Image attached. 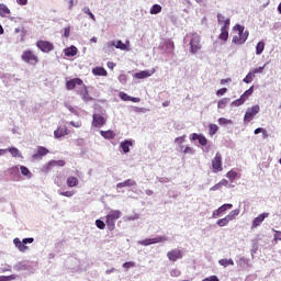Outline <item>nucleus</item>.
<instances>
[{
    "mask_svg": "<svg viewBox=\"0 0 281 281\" xmlns=\"http://www.w3.org/2000/svg\"><path fill=\"white\" fill-rule=\"evenodd\" d=\"M238 214H240V209H235L231 211L229 214L226 215V217H228L231 222L236 221V216H238Z\"/></svg>",
    "mask_w": 281,
    "mask_h": 281,
    "instance_id": "nucleus-34",
    "label": "nucleus"
},
{
    "mask_svg": "<svg viewBox=\"0 0 281 281\" xmlns=\"http://www.w3.org/2000/svg\"><path fill=\"white\" fill-rule=\"evenodd\" d=\"M254 78H256V75H254L252 71L248 72L247 76L244 78L243 82L246 85H251L254 82Z\"/></svg>",
    "mask_w": 281,
    "mask_h": 281,
    "instance_id": "nucleus-36",
    "label": "nucleus"
},
{
    "mask_svg": "<svg viewBox=\"0 0 281 281\" xmlns=\"http://www.w3.org/2000/svg\"><path fill=\"white\" fill-rule=\"evenodd\" d=\"M85 86V83L82 82V79L80 78H75V79H70L66 82V89L67 91H74V89H82V87Z\"/></svg>",
    "mask_w": 281,
    "mask_h": 281,
    "instance_id": "nucleus-9",
    "label": "nucleus"
},
{
    "mask_svg": "<svg viewBox=\"0 0 281 281\" xmlns=\"http://www.w3.org/2000/svg\"><path fill=\"white\" fill-rule=\"evenodd\" d=\"M202 281H221V280L216 276H211V277L203 279Z\"/></svg>",
    "mask_w": 281,
    "mask_h": 281,
    "instance_id": "nucleus-59",
    "label": "nucleus"
},
{
    "mask_svg": "<svg viewBox=\"0 0 281 281\" xmlns=\"http://www.w3.org/2000/svg\"><path fill=\"white\" fill-rule=\"evenodd\" d=\"M13 34H20V38L19 42L23 43V41H25V27L24 26H18L14 29Z\"/></svg>",
    "mask_w": 281,
    "mask_h": 281,
    "instance_id": "nucleus-26",
    "label": "nucleus"
},
{
    "mask_svg": "<svg viewBox=\"0 0 281 281\" xmlns=\"http://www.w3.org/2000/svg\"><path fill=\"white\" fill-rule=\"evenodd\" d=\"M231 220L227 217V215L224 218H221L216 222V225H218V227H227V225H229Z\"/></svg>",
    "mask_w": 281,
    "mask_h": 281,
    "instance_id": "nucleus-35",
    "label": "nucleus"
},
{
    "mask_svg": "<svg viewBox=\"0 0 281 281\" xmlns=\"http://www.w3.org/2000/svg\"><path fill=\"white\" fill-rule=\"evenodd\" d=\"M36 47L41 49V52H44V54H48V52H54V44L47 41H38L36 43Z\"/></svg>",
    "mask_w": 281,
    "mask_h": 281,
    "instance_id": "nucleus-12",
    "label": "nucleus"
},
{
    "mask_svg": "<svg viewBox=\"0 0 281 281\" xmlns=\"http://www.w3.org/2000/svg\"><path fill=\"white\" fill-rule=\"evenodd\" d=\"M200 136H201V134L193 133V134L190 135V140L191 142H196V139H199Z\"/></svg>",
    "mask_w": 281,
    "mask_h": 281,
    "instance_id": "nucleus-62",
    "label": "nucleus"
},
{
    "mask_svg": "<svg viewBox=\"0 0 281 281\" xmlns=\"http://www.w3.org/2000/svg\"><path fill=\"white\" fill-rule=\"evenodd\" d=\"M133 186H136V182L135 180L133 179H127L123 182H120L116 184V188L120 189V188H133Z\"/></svg>",
    "mask_w": 281,
    "mask_h": 281,
    "instance_id": "nucleus-27",
    "label": "nucleus"
},
{
    "mask_svg": "<svg viewBox=\"0 0 281 281\" xmlns=\"http://www.w3.org/2000/svg\"><path fill=\"white\" fill-rule=\"evenodd\" d=\"M260 113V105H252L246 110L244 122H251Z\"/></svg>",
    "mask_w": 281,
    "mask_h": 281,
    "instance_id": "nucleus-7",
    "label": "nucleus"
},
{
    "mask_svg": "<svg viewBox=\"0 0 281 281\" xmlns=\"http://www.w3.org/2000/svg\"><path fill=\"white\" fill-rule=\"evenodd\" d=\"M190 46H191V54H198L199 50L201 49V35L193 33L191 41H190Z\"/></svg>",
    "mask_w": 281,
    "mask_h": 281,
    "instance_id": "nucleus-5",
    "label": "nucleus"
},
{
    "mask_svg": "<svg viewBox=\"0 0 281 281\" xmlns=\"http://www.w3.org/2000/svg\"><path fill=\"white\" fill-rule=\"evenodd\" d=\"M7 153H10L12 155V157H23V156H21V151L16 147L8 148Z\"/></svg>",
    "mask_w": 281,
    "mask_h": 281,
    "instance_id": "nucleus-37",
    "label": "nucleus"
},
{
    "mask_svg": "<svg viewBox=\"0 0 281 281\" xmlns=\"http://www.w3.org/2000/svg\"><path fill=\"white\" fill-rule=\"evenodd\" d=\"M220 126H227L229 124H234V122L232 120L225 119V117H220L217 120Z\"/></svg>",
    "mask_w": 281,
    "mask_h": 281,
    "instance_id": "nucleus-40",
    "label": "nucleus"
},
{
    "mask_svg": "<svg viewBox=\"0 0 281 281\" xmlns=\"http://www.w3.org/2000/svg\"><path fill=\"white\" fill-rule=\"evenodd\" d=\"M133 267H135V261H127L123 263V269H133Z\"/></svg>",
    "mask_w": 281,
    "mask_h": 281,
    "instance_id": "nucleus-54",
    "label": "nucleus"
},
{
    "mask_svg": "<svg viewBox=\"0 0 281 281\" xmlns=\"http://www.w3.org/2000/svg\"><path fill=\"white\" fill-rule=\"evenodd\" d=\"M227 179H229V181H234V179H236L238 177V172L231 170L226 173Z\"/></svg>",
    "mask_w": 281,
    "mask_h": 281,
    "instance_id": "nucleus-46",
    "label": "nucleus"
},
{
    "mask_svg": "<svg viewBox=\"0 0 281 281\" xmlns=\"http://www.w3.org/2000/svg\"><path fill=\"white\" fill-rule=\"evenodd\" d=\"M32 243H34L33 237L23 238L22 240L19 237H15L13 239V245L15 249H18V251H20L21 254H25L26 251H30V247L27 245H32Z\"/></svg>",
    "mask_w": 281,
    "mask_h": 281,
    "instance_id": "nucleus-1",
    "label": "nucleus"
},
{
    "mask_svg": "<svg viewBox=\"0 0 281 281\" xmlns=\"http://www.w3.org/2000/svg\"><path fill=\"white\" fill-rule=\"evenodd\" d=\"M119 98H120L121 100H123V102H135V103H137V102L140 101L139 98L131 97V95H128V94L125 93V92H120V93H119Z\"/></svg>",
    "mask_w": 281,
    "mask_h": 281,
    "instance_id": "nucleus-22",
    "label": "nucleus"
},
{
    "mask_svg": "<svg viewBox=\"0 0 281 281\" xmlns=\"http://www.w3.org/2000/svg\"><path fill=\"white\" fill-rule=\"evenodd\" d=\"M58 166L59 168L65 167V160H50L48 164L43 166L44 172H49L52 168H56Z\"/></svg>",
    "mask_w": 281,
    "mask_h": 281,
    "instance_id": "nucleus-13",
    "label": "nucleus"
},
{
    "mask_svg": "<svg viewBox=\"0 0 281 281\" xmlns=\"http://www.w3.org/2000/svg\"><path fill=\"white\" fill-rule=\"evenodd\" d=\"M167 258L169 262H177V260H181L183 258V251L175 248L167 252Z\"/></svg>",
    "mask_w": 281,
    "mask_h": 281,
    "instance_id": "nucleus-10",
    "label": "nucleus"
},
{
    "mask_svg": "<svg viewBox=\"0 0 281 281\" xmlns=\"http://www.w3.org/2000/svg\"><path fill=\"white\" fill-rule=\"evenodd\" d=\"M195 150L194 148L190 147V146H187L184 149H183V154L184 155H194Z\"/></svg>",
    "mask_w": 281,
    "mask_h": 281,
    "instance_id": "nucleus-55",
    "label": "nucleus"
},
{
    "mask_svg": "<svg viewBox=\"0 0 281 281\" xmlns=\"http://www.w3.org/2000/svg\"><path fill=\"white\" fill-rule=\"evenodd\" d=\"M257 251H258V241L252 240L251 254H256Z\"/></svg>",
    "mask_w": 281,
    "mask_h": 281,
    "instance_id": "nucleus-60",
    "label": "nucleus"
},
{
    "mask_svg": "<svg viewBox=\"0 0 281 281\" xmlns=\"http://www.w3.org/2000/svg\"><path fill=\"white\" fill-rule=\"evenodd\" d=\"M265 218H269V213H261L257 217L252 220L251 229H256V227H260L262 223H265Z\"/></svg>",
    "mask_w": 281,
    "mask_h": 281,
    "instance_id": "nucleus-14",
    "label": "nucleus"
},
{
    "mask_svg": "<svg viewBox=\"0 0 281 281\" xmlns=\"http://www.w3.org/2000/svg\"><path fill=\"white\" fill-rule=\"evenodd\" d=\"M12 12L10 11V8H8V5L1 3L0 4V16H2L3 19H10Z\"/></svg>",
    "mask_w": 281,
    "mask_h": 281,
    "instance_id": "nucleus-24",
    "label": "nucleus"
},
{
    "mask_svg": "<svg viewBox=\"0 0 281 281\" xmlns=\"http://www.w3.org/2000/svg\"><path fill=\"white\" fill-rule=\"evenodd\" d=\"M170 276H171V278H179V277H181V270H179V269H172V270L170 271Z\"/></svg>",
    "mask_w": 281,
    "mask_h": 281,
    "instance_id": "nucleus-52",
    "label": "nucleus"
},
{
    "mask_svg": "<svg viewBox=\"0 0 281 281\" xmlns=\"http://www.w3.org/2000/svg\"><path fill=\"white\" fill-rule=\"evenodd\" d=\"M101 137L104 139H115V132L109 130V131H100Z\"/></svg>",
    "mask_w": 281,
    "mask_h": 281,
    "instance_id": "nucleus-28",
    "label": "nucleus"
},
{
    "mask_svg": "<svg viewBox=\"0 0 281 281\" xmlns=\"http://www.w3.org/2000/svg\"><path fill=\"white\" fill-rule=\"evenodd\" d=\"M272 232L274 233L273 240H281V232L276 231V228H272Z\"/></svg>",
    "mask_w": 281,
    "mask_h": 281,
    "instance_id": "nucleus-56",
    "label": "nucleus"
},
{
    "mask_svg": "<svg viewBox=\"0 0 281 281\" xmlns=\"http://www.w3.org/2000/svg\"><path fill=\"white\" fill-rule=\"evenodd\" d=\"M95 226L98 227V229H104V227H106V224L102 220H97Z\"/></svg>",
    "mask_w": 281,
    "mask_h": 281,
    "instance_id": "nucleus-51",
    "label": "nucleus"
},
{
    "mask_svg": "<svg viewBox=\"0 0 281 281\" xmlns=\"http://www.w3.org/2000/svg\"><path fill=\"white\" fill-rule=\"evenodd\" d=\"M65 135H69V130H67V127H58L54 132L55 139H60V137H65Z\"/></svg>",
    "mask_w": 281,
    "mask_h": 281,
    "instance_id": "nucleus-23",
    "label": "nucleus"
},
{
    "mask_svg": "<svg viewBox=\"0 0 281 281\" xmlns=\"http://www.w3.org/2000/svg\"><path fill=\"white\" fill-rule=\"evenodd\" d=\"M45 155H49V149L45 147H38L37 153L33 155V159H41V157H45Z\"/></svg>",
    "mask_w": 281,
    "mask_h": 281,
    "instance_id": "nucleus-25",
    "label": "nucleus"
},
{
    "mask_svg": "<svg viewBox=\"0 0 281 281\" xmlns=\"http://www.w3.org/2000/svg\"><path fill=\"white\" fill-rule=\"evenodd\" d=\"M14 271H25L27 269V266L23 262H18L13 266Z\"/></svg>",
    "mask_w": 281,
    "mask_h": 281,
    "instance_id": "nucleus-41",
    "label": "nucleus"
},
{
    "mask_svg": "<svg viewBox=\"0 0 281 281\" xmlns=\"http://www.w3.org/2000/svg\"><path fill=\"white\" fill-rule=\"evenodd\" d=\"M162 8L160 4H154L149 10V14H159Z\"/></svg>",
    "mask_w": 281,
    "mask_h": 281,
    "instance_id": "nucleus-38",
    "label": "nucleus"
},
{
    "mask_svg": "<svg viewBox=\"0 0 281 281\" xmlns=\"http://www.w3.org/2000/svg\"><path fill=\"white\" fill-rule=\"evenodd\" d=\"M254 93V86H251L248 90H246L239 99L232 102V106H241V104H245L247 102L249 95Z\"/></svg>",
    "mask_w": 281,
    "mask_h": 281,
    "instance_id": "nucleus-6",
    "label": "nucleus"
},
{
    "mask_svg": "<svg viewBox=\"0 0 281 281\" xmlns=\"http://www.w3.org/2000/svg\"><path fill=\"white\" fill-rule=\"evenodd\" d=\"M221 188H223V187L221 186V182H218V183L214 184L210 190H211V192H216V190H221Z\"/></svg>",
    "mask_w": 281,
    "mask_h": 281,
    "instance_id": "nucleus-61",
    "label": "nucleus"
},
{
    "mask_svg": "<svg viewBox=\"0 0 281 281\" xmlns=\"http://www.w3.org/2000/svg\"><path fill=\"white\" fill-rule=\"evenodd\" d=\"M21 175L25 177L26 179H32V173L30 172V169L25 166H20Z\"/></svg>",
    "mask_w": 281,
    "mask_h": 281,
    "instance_id": "nucleus-33",
    "label": "nucleus"
},
{
    "mask_svg": "<svg viewBox=\"0 0 281 281\" xmlns=\"http://www.w3.org/2000/svg\"><path fill=\"white\" fill-rule=\"evenodd\" d=\"M186 142V136H180L175 139V144H177L180 150H183V143Z\"/></svg>",
    "mask_w": 281,
    "mask_h": 281,
    "instance_id": "nucleus-43",
    "label": "nucleus"
},
{
    "mask_svg": "<svg viewBox=\"0 0 281 281\" xmlns=\"http://www.w3.org/2000/svg\"><path fill=\"white\" fill-rule=\"evenodd\" d=\"M131 146H133V139H125L120 143V148L124 153V155L131 153Z\"/></svg>",
    "mask_w": 281,
    "mask_h": 281,
    "instance_id": "nucleus-21",
    "label": "nucleus"
},
{
    "mask_svg": "<svg viewBox=\"0 0 281 281\" xmlns=\"http://www.w3.org/2000/svg\"><path fill=\"white\" fill-rule=\"evenodd\" d=\"M157 70L155 68H151L149 70H142L139 72L134 74V78L137 80H144V78H150Z\"/></svg>",
    "mask_w": 281,
    "mask_h": 281,
    "instance_id": "nucleus-17",
    "label": "nucleus"
},
{
    "mask_svg": "<svg viewBox=\"0 0 281 281\" xmlns=\"http://www.w3.org/2000/svg\"><path fill=\"white\" fill-rule=\"evenodd\" d=\"M247 38H249V32L240 31L238 35L233 37V43H235V45H245Z\"/></svg>",
    "mask_w": 281,
    "mask_h": 281,
    "instance_id": "nucleus-11",
    "label": "nucleus"
},
{
    "mask_svg": "<svg viewBox=\"0 0 281 281\" xmlns=\"http://www.w3.org/2000/svg\"><path fill=\"white\" fill-rule=\"evenodd\" d=\"M265 67H267V64L260 66L259 68L252 69L251 72L254 74V76H256V74H262V71H265Z\"/></svg>",
    "mask_w": 281,
    "mask_h": 281,
    "instance_id": "nucleus-53",
    "label": "nucleus"
},
{
    "mask_svg": "<svg viewBox=\"0 0 281 281\" xmlns=\"http://www.w3.org/2000/svg\"><path fill=\"white\" fill-rule=\"evenodd\" d=\"M121 217H122V212L120 210H112L105 216V224L108 226V229H110V232H113V229H115V221H117V218H121Z\"/></svg>",
    "mask_w": 281,
    "mask_h": 281,
    "instance_id": "nucleus-2",
    "label": "nucleus"
},
{
    "mask_svg": "<svg viewBox=\"0 0 281 281\" xmlns=\"http://www.w3.org/2000/svg\"><path fill=\"white\" fill-rule=\"evenodd\" d=\"M104 124H106V120L104 119V116L100 114H93L92 126H94V128H101V126H104Z\"/></svg>",
    "mask_w": 281,
    "mask_h": 281,
    "instance_id": "nucleus-16",
    "label": "nucleus"
},
{
    "mask_svg": "<svg viewBox=\"0 0 281 281\" xmlns=\"http://www.w3.org/2000/svg\"><path fill=\"white\" fill-rule=\"evenodd\" d=\"M217 131H218V125H216V124L209 125V135H211V137L216 135Z\"/></svg>",
    "mask_w": 281,
    "mask_h": 281,
    "instance_id": "nucleus-42",
    "label": "nucleus"
},
{
    "mask_svg": "<svg viewBox=\"0 0 281 281\" xmlns=\"http://www.w3.org/2000/svg\"><path fill=\"white\" fill-rule=\"evenodd\" d=\"M82 12L85 14H88L92 21H95V15L91 12V10L88 7L83 8Z\"/></svg>",
    "mask_w": 281,
    "mask_h": 281,
    "instance_id": "nucleus-48",
    "label": "nucleus"
},
{
    "mask_svg": "<svg viewBox=\"0 0 281 281\" xmlns=\"http://www.w3.org/2000/svg\"><path fill=\"white\" fill-rule=\"evenodd\" d=\"M18 276L16 274H11V276H2V279L4 281H12V280H16Z\"/></svg>",
    "mask_w": 281,
    "mask_h": 281,
    "instance_id": "nucleus-58",
    "label": "nucleus"
},
{
    "mask_svg": "<svg viewBox=\"0 0 281 281\" xmlns=\"http://www.w3.org/2000/svg\"><path fill=\"white\" fill-rule=\"evenodd\" d=\"M138 218H139V214H134L132 216H128V215L124 216L123 221L124 223H128L130 221H138Z\"/></svg>",
    "mask_w": 281,
    "mask_h": 281,
    "instance_id": "nucleus-45",
    "label": "nucleus"
},
{
    "mask_svg": "<svg viewBox=\"0 0 281 281\" xmlns=\"http://www.w3.org/2000/svg\"><path fill=\"white\" fill-rule=\"evenodd\" d=\"M227 93V88H222L217 90L216 95H225Z\"/></svg>",
    "mask_w": 281,
    "mask_h": 281,
    "instance_id": "nucleus-63",
    "label": "nucleus"
},
{
    "mask_svg": "<svg viewBox=\"0 0 281 281\" xmlns=\"http://www.w3.org/2000/svg\"><path fill=\"white\" fill-rule=\"evenodd\" d=\"M218 265L224 267V269H226V267H234V259H220Z\"/></svg>",
    "mask_w": 281,
    "mask_h": 281,
    "instance_id": "nucleus-31",
    "label": "nucleus"
},
{
    "mask_svg": "<svg viewBox=\"0 0 281 281\" xmlns=\"http://www.w3.org/2000/svg\"><path fill=\"white\" fill-rule=\"evenodd\" d=\"M225 21H227V20H225V15L218 13L217 14V22L220 23V25H225Z\"/></svg>",
    "mask_w": 281,
    "mask_h": 281,
    "instance_id": "nucleus-57",
    "label": "nucleus"
},
{
    "mask_svg": "<svg viewBox=\"0 0 281 281\" xmlns=\"http://www.w3.org/2000/svg\"><path fill=\"white\" fill-rule=\"evenodd\" d=\"M70 32H71V29L69 26L64 29V36H65V38H69Z\"/></svg>",
    "mask_w": 281,
    "mask_h": 281,
    "instance_id": "nucleus-64",
    "label": "nucleus"
},
{
    "mask_svg": "<svg viewBox=\"0 0 281 281\" xmlns=\"http://www.w3.org/2000/svg\"><path fill=\"white\" fill-rule=\"evenodd\" d=\"M58 194H60V196H67L68 199H71V196H74V194H76V192H74V191H58Z\"/></svg>",
    "mask_w": 281,
    "mask_h": 281,
    "instance_id": "nucleus-47",
    "label": "nucleus"
},
{
    "mask_svg": "<svg viewBox=\"0 0 281 281\" xmlns=\"http://www.w3.org/2000/svg\"><path fill=\"white\" fill-rule=\"evenodd\" d=\"M68 124H70V126H74V128L82 127V121H70Z\"/></svg>",
    "mask_w": 281,
    "mask_h": 281,
    "instance_id": "nucleus-50",
    "label": "nucleus"
},
{
    "mask_svg": "<svg viewBox=\"0 0 281 281\" xmlns=\"http://www.w3.org/2000/svg\"><path fill=\"white\" fill-rule=\"evenodd\" d=\"M108 47H115L116 49H121V52H128V46L122 43L121 40L108 43Z\"/></svg>",
    "mask_w": 281,
    "mask_h": 281,
    "instance_id": "nucleus-19",
    "label": "nucleus"
},
{
    "mask_svg": "<svg viewBox=\"0 0 281 281\" xmlns=\"http://www.w3.org/2000/svg\"><path fill=\"white\" fill-rule=\"evenodd\" d=\"M93 76H106V69L104 67H95L92 69Z\"/></svg>",
    "mask_w": 281,
    "mask_h": 281,
    "instance_id": "nucleus-32",
    "label": "nucleus"
},
{
    "mask_svg": "<svg viewBox=\"0 0 281 281\" xmlns=\"http://www.w3.org/2000/svg\"><path fill=\"white\" fill-rule=\"evenodd\" d=\"M212 169L213 172H223V157L221 153H216L215 157L212 160Z\"/></svg>",
    "mask_w": 281,
    "mask_h": 281,
    "instance_id": "nucleus-8",
    "label": "nucleus"
},
{
    "mask_svg": "<svg viewBox=\"0 0 281 281\" xmlns=\"http://www.w3.org/2000/svg\"><path fill=\"white\" fill-rule=\"evenodd\" d=\"M262 52H265V42L261 41L256 45V55L260 56Z\"/></svg>",
    "mask_w": 281,
    "mask_h": 281,
    "instance_id": "nucleus-39",
    "label": "nucleus"
},
{
    "mask_svg": "<svg viewBox=\"0 0 281 281\" xmlns=\"http://www.w3.org/2000/svg\"><path fill=\"white\" fill-rule=\"evenodd\" d=\"M168 240L167 236H157L153 238H147L137 241V245H142L143 247H149V245H158L159 243H166Z\"/></svg>",
    "mask_w": 281,
    "mask_h": 281,
    "instance_id": "nucleus-4",
    "label": "nucleus"
},
{
    "mask_svg": "<svg viewBox=\"0 0 281 281\" xmlns=\"http://www.w3.org/2000/svg\"><path fill=\"white\" fill-rule=\"evenodd\" d=\"M227 104H229V99L224 98V99H222L217 102V108L218 109H225V106H227Z\"/></svg>",
    "mask_w": 281,
    "mask_h": 281,
    "instance_id": "nucleus-44",
    "label": "nucleus"
},
{
    "mask_svg": "<svg viewBox=\"0 0 281 281\" xmlns=\"http://www.w3.org/2000/svg\"><path fill=\"white\" fill-rule=\"evenodd\" d=\"M21 60H23V63H26L27 65L34 66L38 63V56H36L34 52L26 49L22 53Z\"/></svg>",
    "mask_w": 281,
    "mask_h": 281,
    "instance_id": "nucleus-3",
    "label": "nucleus"
},
{
    "mask_svg": "<svg viewBox=\"0 0 281 281\" xmlns=\"http://www.w3.org/2000/svg\"><path fill=\"white\" fill-rule=\"evenodd\" d=\"M227 27H229V19H226L224 25L221 29V34L218 36L220 41H227L229 38V32L227 31Z\"/></svg>",
    "mask_w": 281,
    "mask_h": 281,
    "instance_id": "nucleus-18",
    "label": "nucleus"
},
{
    "mask_svg": "<svg viewBox=\"0 0 281 281\" xmlns=\"http://www.w3.org/2000/svg\"><path fill=\"white\" fill-rule=\"evenodd\" d=\"M78 183L79 180L74 176L68 177L66 180V184L68 186V188H76L78 187Z\"/></svg>",
    "mask_w": 281,
    "mask_h": 281,
    "instance_id": "nucleus-29",
    "label": "nucleus"
},
{
    "mask_svg": "<svg viewBox=\"0 0 281 281\" xmlns=\"http://www.w3.org/2000/svg\"><path fill=\"white\" fill-rule=\"evenodd\" d=\"M198 140L201 146H207V138L203 134H200Z\"/></svg>",
    "mask_w": 281,
    "mask_h": 281,
    "instance_id": "nucleus-49",
    "label": "nucleus"
},
{
    "mask_svg": "<svg viewBox=\"0 0 281 281\" xmlns=\"http://www.w3.org/2000/svg\"><path fill=\"white\" fill-rule=\"evenodd\" d=\"M232 207H234L233 204H223L217 210L213 211L212 218H218V216L225 214V212H227V210H232Z\"/></svg>",
    "mask_w": 281,
    "mask_h": 281,
    "instance_id": "nucleus-15",
    "label": "nucleus"
},
{
    "mask_svg": "<svg viewBox=\"0 0 281 281\" xmlns=\"http://www.w3.org/2000/svg\"><path fill=\"white\" fill-rule=\"evenodd\" d=\"M79 95H81V100H83V102H91L93 101V98L91 95H89V90H87V86H82L79 91H78Z\"/></svg>",
    "mask_w": 281,
    "mask_h": 281,
    "instance_id": "nucleus-20",
    "label": "nucleus"
},
{
    "mask_svg": "<svg viewBox=\"0 0 281 281\" xmlns=\"http://www.w3.org/2000/svg\"><path fill=\"white\" fill-rule=\"evenodd\" d=\"M65 56H76L78 54V48L76 46H70L64 49Z\"/></svg>",
    "mask_w": 281,
    "mask_h": 281,
    "instance_id": "nucleus-30",
    "label": "nucleus"
}]
</instances>
